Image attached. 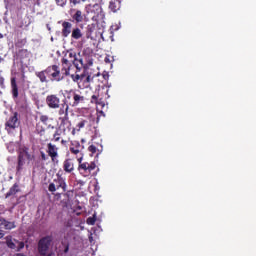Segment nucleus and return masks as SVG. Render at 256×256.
<instances>
[{
	"label": "nucleus",
	"instance_id": "nucleus-1",
	"mask_svg": "<svg viewBox=\"0 0 256 256\" xmlns=\"http://www.w3.org/2000/svg\"><path fill=\"white\" fill-rule=\"evenodd\" d=\"M51 243H53V238L51 236H45L38 242V253L42 256L47 255L49 253V249H51Z\"/></svg>",
	"mask_w": 256,
	"mask_h": 256
},
{
	"label": "nucleus",
	"instance_id": "nucleus-2",
	"mask_svg": "<svg viewBox=\"0 0 256 256\" xmlns=\"http://www.w3.org/2000/svg\"><path fill=\"white\" fill-rule=\"evenodd\" d=\"M19 125H21V122L19 121V113L14 112L6 121L5 129L7 133L11 134L17 129V127H19Z\"/></svg>",
	"mask_w": 256,
	"mask_h": 256
},
{
	"label": "nucleus",
	"instance_id": "nucleus-3",
	"mask_svg": "<svg viewBox=\"0 0 256 256\" xmlns=\"http://www.w3.org/2000/svg\"><path fill=\"white\" fill-rule=\"evenodd\" d=\"M26 159H28V161H31V159H33V156L29 154V148L27 147L20 148L19 155H18L17 171H21L23 169Z\"/></svg>",
	"mask_w": 256,
	"mask_h": 256
},
{
	"label": "nucleus",
	"instance_id": "nucleus-4",
	"mask_svg": "<svg viewBox=\"0 0 256 256\" xmlns=\"http://www.w3.org/2000/svg\"><path fill=\"white\" fill-rule=\"evenodd\" d=\"M96 167L97 165L95 164V162H83L82 164L79 165L78 171L80 174L83 175V177H89L92 171H95Z\"/></svg>",
	"mask_w": 256,
	"mask_h": 256
},
{
	"label": "nucleus",
	"instance_id": "nucleus-5",
	"mask_svg": "<svg viewBox=\"0 0 256 256\" xmlns=\"http://www.w3.org/2000/svg\"><path fill=\"white\" fill-rule=\"evenodd\" d=\"M46 105L49 107V109H60L61 99L55 94L48 95L46 97Z\"/></svg>",
	"mask_w": 256,
	"mask_h": 256
},
{
	"label": "nucleus",
	"instance_id": "nucleus-6",
	"mask_svg": "<svg viewBox=\"0 0 256 256\" xmlns=\"http://www.w3.org/2000/svg\"><path fill=\"white\" fill-rule=\"evenodd\" d=\"M65 187H67L65 180H63V178H58L49 184L48 191H50V193H55V191H59V189L65 191Z\"/></svg>",
	"mask_w": 256,
	"mask_h": 256
},
{
	"label": "nucleus",
	"instance_id": "nucleus-7",
	"mask_svg": "<svg viewBox=\"0 0 256 256\" xmlns=\"http://www.w3.org/2000/svg\"><path fill=\"white\" fill-rule=\"evenodd\" d=\"M6 245L9 249H14V251H19L25 247V243L19 242L17 239H13L11 236L6 237Z\"/></svg>",
	"mask_w": 256,
	"mask_h": 256
},
{
	"label": "nucleus",
	"instance_id": "nucleus-8",
	"mask_svg": "<svg viewBox=\"0 0 256 256\" xmlns=\"http://www.w3.org/2000/svg\"><path fill=\"white\" fill-rule=\"evenodd\" d=\"M50 69V73L48 75H51V81H63L65 79V76L61 75V70H59V66L53 65L52 67H48Z\"/></svg>",
	"mask_w": 256,
	"mask_h": 256
},
{
	"label": "nucleus",
	"instance_id": "nucleus-9",
	"mask_svg": "<svg viewBox=\"0 0 256 256\" xmlns=\"http://www.w3.org/2000/svg\"><path fill=\"white\" fill-rule=\"evenodd\" d=\"M58 131L67 135L71 131V122L67 118H62Z\"/></svg>",
	"mask_w": 256,
	"mask_h": 256
},
{
	"label": "nucleus",
	"instance_id": "nucleus-10",
	"mask_svg": "<svg viewBox=\"0 0 256 256\" xmlns=\"http://www.w3.org/2000/svg\"><path fill=\"white\" fill-rule=\"evenodd\" d=\"M58 115L63 116L62 119H69V104H67L66 100H63V103L60 104V109L58 111Z\"/></svg>",
	"mask_w": 256,
	"mask_h": 256
},
{
	"label": "nucleus",
	"instance_id": "nucleus-11",
	"mask_svg": "<svg viewBox=\"0 0 256 256\" xmlns=\"http://www.w3.org/2000/svg\"><path fill=\"white\" fill-rule=\"evenodd\" d=\"M51 73V69L47 68L40 72H35L36 77L40 79V83H49V80H47V75Z\"/></svg>",
	"mask_w": 256,
	"mask_h": 256
},
{
	"label": "nucleus",
	"instance_id": "nucleus-12",
	"mask_svg": "<svg viewBox=\"0 0 256 256\" xmlns=\"http://www.w3.org/2000/svg\"><path fill=\"white\" fill-rule=\"evenodd\" d=\"M62 65H63L62 73H64V75L68 76L69 71L71 69V65H73V61L69 60V58L64 56L62 59Z\"/></svg>",
	"mask_w": 256,
	"mask_h": 256
},
{
	"label": "nucleus",
	"instance_id": "nucleus-13",
	"mask_svg": "<svg viewBox=\"0 0 256 256\" xmlns=\"http://www.w3.org/2000/svg\"><path fill=\"white\" fill-rule=\"evenodd\" d=\"M73 28V24L70 22H63L62 23V36L67 38L71 35V29Z\"/></svg>",
	"mask_w": 256,
	"mask_h": 256
},
{
	"label": "nucleus",
	"instance_id": "nucleus-14",
	"mask_svg": "<svg viewBox=\"0 0 256 256\" xmlns=\"http://www.w3.org/2000/svg\"><path fill=\"white\" fill-rule=\"evenodd\" d=\"M109 9L113 11V13H117L119 9H121V2L119 0H112L109 4Z\"/></svg>",
	"mask_w": 256,
	"mask_h": 256
},
{
	"label": "nucleus",
	"instance_id": "nucleus-15",
	"mask_svg": "<svg viewBox=\"0 0 256 256\" xmlns=\"http://www.w3.org/2000/svg\"><path fill=\"white\" fill-rule=\"evenodd\" d=\"M91 83H93V77L88 74L87 77L83 80L82 84H80V89H88Z\"/></svg>",
	"mask_w": 256,
	"mask_h": 256
},
{
	"label": "nucleus",
	"instance_id": "nucleus-16",
	"mask_svg": "<svg viewBox=\"0 0 256 256\" xmlns=\"http://www.w3.org/2000/svg\"><path fill=\"white\" fill-rule=\"evenodd\" d=\"M48 154L52 159H55L57 157V146L49 143L48 144Z\"/></svg>",
	"mask_w": 256,
	"mask_h": 256
},
{
	"label": "nucleus",
	"instance_id": "nucleus-17",
	"mask_svg": "<svg viewBox=\"0 0 256 256\" xmlns=\"http://www.w3.org/2000/svg\"><path fill=\"white\" fill-rule=\"evenodd\" d=\"M11 87H12V95L14 98L19 97V89L17 88V82L15 81V78L11 79Z\"/></svg>",
	"mask_w": 256,
	"mask_h": 256
},
{
	"label": "nucleus",
	"instance_id": "nucleus-18",
	"mask_svg": "<svg viewBox=\"0 0 256 256\" xmlns=\"http://www.w3.org/2000/svg\"><path fill=\"white\" fill-rule=\"evenodd\" d=\"M17 193H19V185L14 184L10 190L6 193V199L13 196V195H17Z\"/></svg>",
	"mask_w": 256,
	"mask_h": 256
},
{
	"label": "nucleus",
	"instance_id": "nucleus-19",
	"mask_svg": "<svg viewBox=\"0 0 256 256\" xmlns=\"http://www.w3.org/2000/svg\"><path fill=\"white\" fill-rule=\"evenodd\" d=\"M60 255L61 256H77L75 254V251H73V250L69 251V244L64 245V249Z\"/></svg>",
	"mask_w": 256,
	"mask_h": 256
},
{
	"label": "nucleus",
	"instance_id": "nucleus-20",
	"mask_svg": "<svg viewBox=\"0 0 256 256\" xmlns=\"http://www.w3.org/2000/svg\"><path fill=\"white\" fill-rule=\"evenodd\" d=\"M71 37H72V39H76V40L81 39V37H83V33L81 32V29H79V28H74V29L72 30Z\"/></svg>",
	"mask_w": 256,
	"mask_h": 256
},
{
	"label": "nucleus",
	"instance_id": "nucleus-21",
	"mask_svg": "<svg viewBox=\"0 0 256 256\" xmlns=\"http://www.w3.org/2000/svg\"><path fill=\"white\" fill-rule=\"evenodd\" d=\"M72 19H74L76 23L83 22V12H81V10H77L76 13L72 16Z\"/></svg>",
	"mask_w": 256,
	"mask_h": 256
},
{
	"label": "nucleus",
	"instance_id": "nucleus-22",
	"mask_svg": "<svg viewBox=\"0 0 256 256\" xmlns=\"http://www.w3.org/2000/svg\"><path fill=\"white\" fill-rule=\"evenodd\" d=\"M64 57L73 62L77 59V53H75L73 50H68Z\"/></svg>",
	"mask_w": 256,
	"mask_h": 256
},
{
	"label": "nucleus",
	"instance_id": "nucleus-23",
	"mask_svg": "<svg viewBox=\"0 0 256 256\" xmlns=\"http://www.w3.org/2000/svg\"><path fill=\"white\" fill-rule=\"evenodd\" d=\"M64 171L67 173H71V171H73V162H71V160H66L64 162Z\"/></svg>",
	"mask_w": 256,
	"mask_h": 256
},
{
	"label": "nucleus",
	"instance_id": "nucleus-24",
	"mask_svg": "<svg viewBox=\"0 0 256 256\" xmlns=\"http://www.w3.org/2000/svg\"><path fill=\"white\" fill-rule=\"evenodd\" d=\"M72 63L76 67L77 71H81V69H83V59L76 58Z\"/></svg>",
	"mask_w": 256,
	"mask_h": 256
},
{
	"label": "nucleus",
	"instance_id": "nucleus-25",
	"mask_svg": "<svg viewBox=\"0 0 256 256\" xmlns=\"http://www.w3.org/2000/svg\"><path fill=\"white\" fill-rule=\"evenodd\" d=\"M74 102L72 104V107H77V105L79 104L80 101H83L84 100V97L79 95V94H74Z\"/></svg>",
	"mask_w": 256,
	"mask_h": 256
},
{
	"label": "nucleus",
	"instance_id": "nucleus-26",
	"mask_svg": "<svg viewBox=\"0 0 256 256\" xmlns=\"http://www.w3.org/2000/svg\"><path fill=\"white\" fill-rule=\"evenodd\" d=\"M71 79L74 81V83H77L78 87L80 88V85H82L81 76L79 74H72Z\"/></svg>",
	"mask_w": 256,
	"mask_h": 256
},
{
	"label": "nucleus",
	"instance_id": "nucleus-27",
	"mask_svg": "<svg viewBox=\"0 0 256 256\" xmlns=\"http://www.w3.org/2000/svg\"><path fill=\"white\" fill-rule=\"evenodd\" d=\"M2 228L7 230L15 229V222L4 220V226Z\"/></svg>",
	"mask_w": 256,
	"mask_h": 256
},
{
	"label": "nucleus",
	"instance_id": "nucleus-28",
	"mask_svg": "<svg viewBox=\"0 0 256 256\" xmlns=\"http://www.w3.org/2000/svg\"><path fill=\"white\" fill-rule=\"evenodd\" d=\"M7 149L9 153H15V149H17V144L14 142H10L7 144Z\"/></svg>",
	"mask_w": 256,
	"mask_h": 256
},
{
	"label": "nucleus",
	"instance_id": "nucleus-29",
	"mask_svg": "<svg viewBox=\"0 0 256 256\" xmlns=\"http://www.w3.org/2000/svg\"><path fill=\"white\" fill-rule=\"evenodd\" d=\"M56 1V5H58L59 7H65L67 5V0H55Z\"/></svg>",
	"mask_w": 256,
	"mask_h": 256
},
{
	"label": "nucleus",
	"instance_id": "nucleus-30",
	"mask_svg": "<svg viewBox=\"0 0 256 256\" xmlns=\"http://www.w3.org/2000/svg\"><path fill=\"white\" fill-rule=\"evenodd\" d=\"M40 121H41V123H43L44 125H47V121H49V116H47V115H41V116H40Z\"/></svg>",
	"mask_w": 256,
	"mask_h": 256
},
{
	"label": "nucleus",
	"instance_id": "nucleus-31",
	"mask_svg": "<svg viewBox=\"0 0 256 256\" xmlns=\"http://www.w3.org/2000/svg\"><path fill=\"white\" fill-rule=\"evenodd\" d=\"M86 223L88 225H95V215L93 217H89L87 220H86Z\"/></svg>",
	"mask_w": 256,
	"mask_h": 256
},
{
	"label": "nucleus",
	"instance_id": "nucleus-32",
	"mask_svg": "<svg viewBox=\"0 0 256 256\" xmlns=\"http://www.w3.org/2000/svg\"><path fill=\"white\" fill-rule=\"evenodd\" d=\"M88 150L90 151V153H97V147H95V145L89 146Z\"/></svg>",
	"mask_w": 256,
	"mask_h": 256
},
{
	"label": "nucleus",
	"instance_id": "nucleus-33",
	"mask_svg": "<svg viewBox=\"0 0 256 256\" xmlns=\"http://www.w3.org/2000/svg\"><path fill=\"white\" fill-rule=\"evenodd\" d=\"M70 5H81V0H70Z\"/></svg>",
	"mask_w": 256,
	"mask_h": 256
},
{
	"label": "nucleus",
	"instance_id": "nucleus-34",
	"mask_svg": "<svg viewBox=\"0 0 256 256\" xmlns=\"http://www.w3.org/2000/svg\"><path fill=\"white\" fill-rule=\"evenodd\" d=\"M89 74H87L86 72L80 74V81L81 83H83V80L86 79V77L88 76Z\"/></svg>",
	"mask_w": 256,
	"mask_h": 256
},
{
	"label": "nucleus",
	"instance_id": "nucleus-35",
	"mask_svg": "<svg viewBox=\"0 0 256 256\" xmlns=\"http://www.w3.org/2000/svg\"><path fill=\"white\" fill-rule=\"evenodd\" d=\"M59 135H61V132L59 131V130H57L56 132H55V134H54V139H55V141H59Z\"/></svg>",
	"mask_w": 256,
	"mask_h": 256
},
{
	"label": "nucleus",
	"instance_id": "nucleus-36",
	"mask_svg": "<svg viewBox=\"0 0 256 256\" xmlns=\"http://www.w3.org/2000/svg\"><path fill=\"white\" fill-rule=\"evenodd\" d=\"M77 126L79 127V129H83V127H85V120L79 122Z\"/></svg>",
	"mask_w": 256,
	"mask_h": 256
},
{
	"label": "nucleus",
	"instance_id": "nucleus-37",
	"mask_svg": "<svg viewBox=\"0 0 256 256\" xmlns=\"http://www.w3.org/2000/svg\"><path fill=\"white\" fill-rule=\"evenodd\" d=\"M71 153H73L74 155H77L79 153V149H75V148H70Z\"/></svg>",
	"mask_w": 256,
	"mask_h": 256
},
{
	"label": "nucleus",
	"instance_id": "nucleus-38",
	"mask_svg": "<svg viewBox=\"0 0 256 256\" xmlns=\"http://www.w3.org/2000/svg\"><path fill=\"white\" fill-rule=\"evenodd\" d=\"M41 158L43 159V161L47 160V156L44 154V152H41Z\"/></svg>",
	"mask_w": 256,
	"mask_h": 256
},
{
	"label": "nucleus",
	"instance_id": "nucleus-39",
	"mask_svg": "<svg viewBox=\"0 0 256 256\" xmlns=\"http://www.w3.org/2000/svg\"><path fill=\"white\" fill-rule=\"evenodd\" d=\"M5 224V219L0 218V227H3Z\"/></svg>",
	"mask_w": 256,
	"mask_h": 256
},
{
	"label": "nucleus",
	"instance_id": "nucleus-40",
	"mask_svg": "<svg viewBox=\"0 0 256 256\" xmlns=\"http://www.w3.org/2000/svg\"><path fill=\"white\" fill-rule=\"evenodd\" d=\"M89 241H90V243H93V234L89 235Z\"/></svg>",
	"mask_w": 256,
	"mask_h": 256
},
{
	"label": "nucleus",
	"instance_id": "nucleus-41",
	"mask_svg": "<svg viewBox=\"0 0 256 256\" xmlns=\"http://www.w3.org/2000/svg\"><path fill=\"white\" fill-rule=\"evenodd\" d=\"M4 236L5 234L3 233V231L0 230V239H3Z\"/></svg>",
	"mask_w": 256,
	"mask_h": 256
},
{
	"label": "nucleus",
	"instance_id": "nucleus-42",
	"mask_svg": "<svg viewBox=\"0 0 256 256\" xmlns=\"http://www.w3.org/2000/svg\"><path fill=\"white\" fill-rule=\"evenodd\" d=\"M92 101H97V96L93 95L92 96Z\"/></svg>",
	"mask_w": 256,
	"mask_h": 256
},
{
	"label": "nucleus",
	"instance_id": "nucleus-43",
	"mask_svg": "<svg viewBox=\"0 0 256 256\" xmlns=\"http://www.w3.org/2000/svg\"><path fill=\"white\" fill-rule=\"evenodd\" d=\"M45 256H53V252H47Z\"/></svg>",
	"mask_w": 256,
	"mask_h": 256
},
{
	"label": "nucleus",
	"instance_id": "nucleus-44",
	"mask_svg": "<svg viewBox=\"0 0 256 256\" xmlns=\"http://www.w3.org/2000/svg\"><path fill=\"white\" fill-rule=\"evenodd\" d=\"M81 161H83V158H82V157L78 159L79 165L82 164Z\"/></svg>",
	"mask_w": 256,
	"mask_h": 256
},
{
	"label": "nucleus",
	"instance_id": "nucleus-45",
	"mask_svg": "<svg viewBox=\"0 0 256 256\" xmlns=\"http://www.w3.org/2000/svg\"><path fill=\"white\" fill-rule=\"evenodd\" d=\"M0 39H3V34L0 33Z\"/></svg>",
	"mask_w": 256,
	"mask_h": 256
},
{
	"label": "nucleus",
	"instance_id": "nucleus-46",
	"mask_svg": "<svg viewBox=\"0 0 256 256\" xmlns=\"http://www.w3.org/2000/svg\"><path fill=\"white\" fill-rule=\"evenodd\" d=\"M81 1H82L83 3H85V1H87V0H80V2H81Z\"/></svg>",
	"mask_w": 256,
	"mask_h": 256
},
{
	"label": "nucleus",
	"instance_id": "nucleus-47",
	"mask_svg": "<svg viewBox=\"0 0 256 256\" xmlns=\"http://www.w3.org/2000/svg\"><path fill=\"white\" fill-rule=\"evenodd\" d=\"M1 61H3V58H1V56H0V63H1Z\"/></svg>",
	"mask_w": 256,
	"mask_h": 256
},
{
	"label": "nucleus",
	"instance_id": "nucleus-48",
	"mask_svg": "<svg viewBox=\"0 0 256 256\" xmlns=\"http://www.w3.org/2000/svg\"><path fill=\"white\" fill-rule=\"evenodd\" d=\"M105 61H106V63H107V61H109V59L105 58Z\"/></svg>",
	"mask_w": 256,
	"mask_h": 256
},
{
	"label": "nucleus",
	"instance_id": "nucleus-49",
	"mask_svg": "<svg viewBox=\"0 0 256 256\" xmlns=\"http://www.w3.org/2000/svg\"><path fill=\"white\" fill-rule=\"evenodd\" d=\"M51 41H53V37H51Z\"/></svg>",
	"mask_w": 256,
	"mask_h": 256
}]
</instances>
